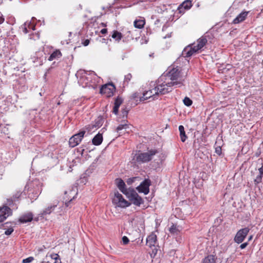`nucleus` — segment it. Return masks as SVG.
<instances>
[{
  "instance_id": "nucleus-13",
  "label": "nucleus",
  "mask_w": 263,
  "mask_h": 263,
  "mask_svg": "<svg viewBox=\"0 0 263 263\" xmlns=\"http://www.w3.org/2000/svg\"><path fill=\"white\" fill-rule=\"evenodd\" d=\"M12 213L11 210L8 206L0 208V222L4 221Z\"/></svg>"
},
{
  "instance_id": "nucleus-35",
  "label": "nucleus",
  "mask_w": 263,
  "mask_h": 263,
  "mask_svg": "<svg viewBox=\"0 0 263 263\" xmlns=\"http://www.w3.org/2000/svg\"><path fill=\"white\" fill-rule=\"evenodd\" d=\"M122 241L123 245H126L129 242V239L127 237L124 236L122 238Z\"/></svg>"
},
{
  "instance_id": "nucleus-49",
  "label": "nucleus",
  "mask_w": 263,
  "mask_h": 263,
  "mask_svg": "<svg viewBox=\"0 0 263 263\" xmlns=\"http://www.w3.org/2000/svg\"><path fill=\"white\" fill-rule=\"evenodd\" d=\"M252 236H251L250 237V238H249V240H250L252 239Z\"/></svg>"
},
{
  "instance_id": "nucleus-7",
  "label": "nucleus",
  "mask_w": 263,
  "mask_h": 263,
  "mask_svg": "<svg viewBox=\"0 0 263 263\" xmlns=\"http://www.w3.org/2000/svg\"><path fill=\"white\" fill-rule=\"evenodd\" d=\"M153 86L154 88L143 93V96L140 98V102H144L150 98H152L153 100L158 99L159 94L155 87V84L154 83Z\"/></svg>"
},
{
  "instance_id": "nucleus-30",
  "label": "nucleus",
  "mask_w": 263,
  "mask_h": 263,
  "mask_svg": "<svg viewBox=\"0 0 263 263\" xmlns=\"http://www.w3.org/2000/svg\"><path fill=\"white\" fill-rule=\"evenodd\" d=\"M140 97L139 93L137 92L133 93L130 96L132 99L135 100L136 101H138V100L140 101Z\"/></svg>"
},
{
  "instance_id": "nucleus-2",
  "label": "nucleus",
  "mask_w": 263,
  "mask_h": 263,
  "mask_svg": "<svg viewBox=\"0 0 263 263\" xmlns=\"http://www.w3.org/2000/svg\"><path fill=\"white\" fill-rule=\"evenodd\" d=\"M156 149H151L145 153H139L136 155V160L138 163H146L151 161L154 156L158 153Z\"/></svg>"
},
{
  "instance_id": "nucleus-20",
  "label": "nucleus",
  "mask_w": 263,
  "mask_h": 263,
  "mask_svg": "<svg viewBox=\"0 0 263 263\" xmlns=\"http://www.w3.org/2000/svg\"><path fill=\"white\" fill-rule=\"evenodd\" d=\"M129 125L126 123L120 124L116 128V131L119 133V135L125 133L127 129L129 128Z\"/></svg>"
},
{
  "instance_id": "nucleus-22",
  "label": "nucleus",
  "mask_w": 263,
  "mask_h": 263,
  "mask_svg": "<svg viewBox=\"0 0 263 263\" xmlns=\"http://www.w3.org/2000/svg\"><path fill=\"white\" fill-rule=\"evenodd\" d=\"M216 257L213 255H209L203 259L202 263H216Z\"/></svg>"
},
{
  "instance_id": "nucleus-16",
  "label": "nucleus",
  "mask_w": 263,
  "mask_h": 263,
  "mask_svg": "<svg viewBox=\"0 0 263 263\" xmlns=\"http://www.w3.org/2000/svg\"><path fill=\"white\" fill-rule=\"evenodd\" d=\"M21 192L20 191L16 192L12 196V197L7 199V204L11 206L13 204L14 202L18 201L21 197Z\"/></svg>"
},
{
  "instance_id": "nucleus-25",
  "label": "nucleus",
  "mask_w": 263,
  "mask_h": 263,
  "mask_svg": "<svg viewBox=\"0 0 263 263\" xmlns=\"http://www.w3.org/2000/svg\"><path fill=\"white\" fill-rule=\"evenodd\" d=\"M145 23V22L144 19L136 20L134 23L135 27L138 29L142 28L144 27Z\"/></svg>"
},
{
  "instance_id": "nucleus-31",
  "label": "nucleus",
  "mask_w": 263,
  "mask_h": 263,
  "mask_svg": "<svg viewBox=\"0 0 263 263\" xmlns=\"http://www.w3.org/2000/svg\"><path fill=\"white\" fill-rule=\"evenodd\" d=\"M182 6L186 10H189L192 7L191 2H184L182 3Z\"/></svg>"
},
{
  "instance_id": "nucleus-40",
  "label": "nucleus",
  "mask_w": 263,
  "mask_h": 263,
  "mask_svg": "<svg viewBox=\"0 0 263 263\" xmlns=\"http://www.w3.org/2000/svg\"><path fill=\"white\" fill-rule=\"evenodd\" d=\"M248 245V242H245V243H243L242 244L240 245V248L241 249H245L247 246Z\"/></svg>"
},
{
  "instance_id": "nucleus-34",
  "label": "nucleus",
  "mask_w": 263,
  "mask_h": 263,
  "mask_svg": "<svg viewBox=\"0 0 263 263\" xmlns=\"http://www.w3.org/2000/svg\"><path fill=\"white\" fill-rule=\"evenodd\" d=\"M34 260V257L30 256L26 259H24L22 261L23 263H28Z\"/></svg>"
},
{
  "instance_id": "nucleus-32",
  "label": "nucleus",
  "mask_w": 263,
  "mask_h": 263,
  "mask_svg": "<svg viewBox=\"0 0 263 263\" xmlns=\"http://www.w3.org/2000/svg\"><path fill=\"white\" fill-rule=\"evenodd\" d=\"M122 99L119 97H118L115 100L114 105H116L117 106L120 107L121 104L122 103Z\"/></svg>"
},
{
  "instance_id": "nucleus-50",
  "label": "nucleus",
  "mask_w": 263,
  "mask_h": 263,
  "mask_svg": "<svg viewBox=\"0 0 263 263\" xmlns=\"http://www.w3.org/2000/svg\"><path fill=\"white\" fill-rule=\"evenodd\" d=\"M67 193H68V192H67V191H66V192H65V195H66V194H67Z\"/></svg>"
},
{
  "instance_id": "nucleus-6",
  "label": "nucleus",
  "mask_w": 263,
  "mask_h": 263,
  "mask_svg": "<svg viewBox=\"0 0 263 263\" xmlns=\"http://www.w3.org/2000/svg\"><path fill=\"white\" fill-rule=\"evenodd\" d=\"M116 91V87L112 83H108L102 85L100 88V92L104 95L106 97H112Z\"/></svg>"
},
{
  "instance_id": "nucleus-8",
  "label": "nucleus",
  "mask_w": 263,
  "mask_h": 263,
  "mask_svg": "<svg viewBox=\"0 0 263 263\" xmlns=\"http://www.w3.org/2000/svg\"><path fill=\"white\" fill-rule=\"evenodd\" d=\"M157 243V237L156 234L152 232L146 238V245L152 249V253L156 255L157 249H156V245Z\"/></svg>"
},
{
  "instance_id": "nucleus-37",
  "label": "nucleus",
  "mask_w": 263,
  "mask_h": 263,
  "mask_svg": "<svg viewBox=\"0 0 263 263\" xmlns=\"http://www.w3.org/2000/svg\"><path fill=\"white\" fill-rule=\"evenodd\" d=\"M119 107L118 106H117L116 105H114V108H113V110H112V112L117 115L118 112V110H119Z\"/></svg>"
},
{
  "instance_id": "nucleus-12",
  "label": "nucleus",
  "mask_w": 263,
  "mask_h": 263,
  "mask_svg": "<svg viewBox=\"0 0 263 263\" xmlns=\"http://www.w3.org/2000/svg\"><path fill=\"white\" fill-rule=\"evenodd\" d=\"M198 51L193 44H192L186 46L183 49L182 54L184 58H189L196 53Z\"/></svg>"
},
{
  "instance_id": "nucleus-26",
  "label": "nucleus",
  "mask_w": 263,
  "mask_h": 263,
  "mask_svg": "<svg viewBox=\"0 0 263 263\" xmlns=\"http://www.w3.org/2000/svg\"><path fill=\"white\" fill-rule=\"evenodd\" d=\"M169 232L172 235H178L180 232V230L176 224L173 223L169 229Z\"/></svg>"
},
{
  "instance_id": "nucleus-24",
  "label": "nucleus",
  "mask_w": 263,
  "mask_h": 263,
  "mask_svg": "<svg viewBox=\"0 0 263 263\" xmlns=\"http://www.w3.org/2000/svg\"><path fill=\"white\" fill-rule=\"evenodd\" d=\"M179 130L180 132V137L182 142H184L185 141L187 136L185 134L184 128L183 125H180L179 126Z\"/></svg>"
},
{
  "instance_id": "nucleus-29",
  "label": "nucleus",
  "mask_w": 263,
  "mask_h": 263,
  "mask_svg": "<svg viewBox=\"0 0 263 263\" xmlns=\"http://www.w3.org/2000/svg\"><path fill=\"white\" fill-rule=\"evenodd\" d=\"M132 78V75L130 73H128L125 76L124 84L127 85L129 82L131 80Z\"/></svg>"
},
{
  "instance_id": "nucleus-23",
  "label": "nucleus",
  "mask_w": 263,
  "mask_h": 263,
  "mask_svg": "<svg viewBox=\"0 0 263 263\" xmlns=\"http://www.w3.org/2000/svg\"><path fill=\"white\" fill-rule=\"evenodd\" d=\"M56 206L57 205H52L48 206L40 213V215H41L42 216H45L46 215L50 214L54 211Z\"/></svg>"
},
{
  "instance_id": "nucleus-17",
  "label": "nucleus",
  "mask_w": 263,
  "mask_h": 263,
  "mask_svg": "<svg viewBox=\"0 0 263 263\" xmlns=\"http://www.w3.org/2000/svg\"><path fill=\"white\" fill-rule=\"evenodd\" d=\"M33 216L31 212H28L21 216L18 220L23 223L31 222L33 219Z\"/></svg>"
},
{
  "instance_id": "nucleus-14",
  "label": "nucleus",
  "mask_w": 263,
  "mask_h": 263,
  "mask_svg": "<svg viewBox=\"0 0 263 263\" xmlns=\"http://www.w3.org/2000/svg\"><path fill=\"white\" fill-rule=\"evenodd\" d=\"M116 183L118 188L119 190L125 195L126 194L128 191L131 190L132 188L129 187L128 189L126 188V185L123 180L121 178H117L115 180Z\"/></svg>"
},
{
  "instance_id": "nucleus-47",
  "label": "nucleus",
  "mask_w": 263,
  "mask_h": 263,
  "mask_svg": "<svg viewBox=\"0 0 263 263\" xmlns=\"http://www.w3.org/2000/svg\"><path fill=\"white\" fill-rule=\"evenodd\" d=\"M91 74H92L93 76H96V74L94 72H91Z\"/></svg>"
},
{
  "instance_id": "nucleus-21",
  "label": "nucleus",
  "mask_w": 263,
  "mask_h": 263,
  "mask_svg": "<svg viewBox=\"0 0 263 263\" xmlns=\"http://www.w3.org/2000/svg\"><path fill=\"white\" fill-rule=\"evenodd\" d=\"M103 141L102 135L98 133L92 139V143L95 145H100Z\"/></svg>"
},
{
  "instance_id": "nucleus-41",
  "label": "nucleus",
  "mask_w": 263,
  "mask_h": 263,
  "mask_svg": "<svg viewBox=\"0 0 263 263\" xmlns=\"http://www.w3.org/2000/svg\"><path fill=\"white\" fill-rule=\"evenodd\" d=\"M89 40L88 39H86L82 43V44L84 46H86L89 45Z\"/></svg>"
},
{
  "instance_id": "nucleus-18",
  "label": "nucleus",
  "mask_w": 263,
  "mask_h": 263,
  "mask_svg": "<svg viewBox=\"0 0 263 263\" xmlns=\"http://www.w3.org/2000/svg\"><path fill=\"white\" fill-rule=\"evenodd\" d=\"M248 13V11H242L235 19H234L233 23L236 24L243 22L246 20Z\"/></svg>"
},
{
  "instance_id": "nucleus-42",
  "label": "nucleus",
  "mask_w": 263,
  "mask_h": 263,
  "mask_svg": "<svg viewBox=\"0 0 263 263\" xmlns=\"http://www.w3.org/2000/svg\"><path fill=\"white\" fill-rule=\"evenodd\" d=\"M134 178H129L127 180V183L128 184H130L133 181H134Z\"/></svg>"
},
{
  "instance_id": "nucleus-1",
  "label": "nucleus",
  "mask_w": 263,
  "mask_h": 263,
  "mask_svg": "<svg viewBox=\"0 0 263 263\" xmlns=\"http://www.w3.org/2000/svg\"><path fill=\"white\" fill-rule=\"evenodd\" d=\"M159 95H163L171 92L174 83L169 82L168 78L166 79L164 76H161L155 83Z\"/></svg>"
},
{
  "instance_id": "nucleus-44",
  "label": "nucleus",
  "mask_w": 263,
  "mask_h": 263,
  "mask_svg": "<svg viewBox=\"0 0 263 263\" xmlns=\"http://www.w3.org/2000/svg\"><path fill=\"white\" fill-rule=\"evenodd\" d=\"M259 175H263V166L259 168Z\"/></svg>"
},
{
  "instance_id": "nucleus-36",
  "label": "nucleus",
  "mask_w": 263,
  "mask_h": 263,
  "mask_svg": "<svg viewBox=\"0 0 263 263\" xmlns=\"http://www.w3.org/2000/svg\"><path fill=\"white\" fill-rule=\"evenodd\" d=\"M13 231L14 230L12 228H9L5 232V234L6 235H10L13 232Z\"/></svg>"
},
{
  "instance_id": "nucleus-27",
  "label": "nucleus",
  "mask_w": 263,
  "mask_h": 263,
  "mask_svg": "<svg viewBox=\"0 0 263 263\" xmlns=\"http://www.w3.org/2000/svg\"><path fill=\"white\" fill-rule=\"evenodd\" d=\"M111 37L116 41L119 42L122 38L123 36L121 32L117 30H114L112 32Z\"/></svg>"
},
{
  "instance_id": "nucleus-46",
  "label": "nucleus",
  "mask_w": 263,
  "mask_h": 263,
  "mask_svg": "<svg viewBox=\"0 0 263 263\" xmlns=\"http://www.w3.org/2000/svg\"><path fill=\"white\" fill-rule=\"evenodd\" d=\"M101 25L102 26H103V27H106V24H105V23H102L101 24Z\"/></svg>"
},
{
  "instance_id": "nucleus-51",
  "label": "nucleus",
  "mask_w": 263,
  "mask_h": 263,
  "mask_svg": "<svg viewBox=\"0 0 263 263\" xmlns=\"http://www.w3.org/2000/svg\"><path fill=\"white\" fill-rule=\"evenodd\" d=\"M72 192V191H71V190H70V191H69V193H71Z\"/></svg>"
},
{
  "instance_id": "nucleus-43",
  "label": "nucleus",
  "mask_w": 263,
  "mask_h": 263,
  "mask_svg": "<svg viewBox=\"0 0 263 263\" xmlns=\"http://www.w3.org/2000/svg\"><path fill=\"white\" fill-rule=\"evenodd\" d=\"M100 32H101L102 34H106V33H107V29H106V28L102 29L100 31Z\"/></svg>"
},
{
  "instance_id": "nucleus-45",
  "label": "nucleus",
  "mask_w": 263,
  "mask_h": 263,
  "mask_svg": "<svg viewBox=\"0 0 263 263\" xmlns=\"http://www.w3.org/2000/svg\"><path fill=\"white\" fill-rule=\"evenodd\" d=\"M23 32L25 34L27 33L28 32V31L26 27H24L23 28Z\"/></svg>"
},
{
  "instance_id": "nucleus-38",
  "label": "nucleus",
  "mask_w": 263,
  "mask_h": 263,
  "mask_svg": "<svg viewBox=\"0 0 263 263\" xmlns=\"http://www.w3.org/2000/svg\"><path fill=\"white\" fill-rule=\"evenodd\" d=\"M5 21V17L1 12H0V24H2Z\"/></svg>"
},
{
  "instance_id": "nucleus-19",
  "label": "nucleus",
  "mask_w": 263,
  "mask_h": 263,
  "mask_svg": "<svg viewBox=\"0 0 263 263\" xmlns=\"http://www.w3.org/2000/svg\"><path fill=\"white\" fill-rule=\"evenodd\" d=\"M62 57V53L59 49H55L49 57L48 60L52 61L54 60H58Z\"/></svg>"
},
{
  "instance_id": "nucleus-33",
  "label": "nucleus",
  "mask_w": 263,
  "mask_h": 263,
  "mask_svg": "<svg viewBox=\"0 0 263 263\" xmlns=\"http://www.w3.org/2000/svg\"><path fill=\"white\" fill-rule=\"evenodd\" d=\"M262 175H258L254 180L255 183L257 184L261 182L262 180Z\"/></svg>"
},
{
  "instance_id": "nucleus-28",
  "label": "nucleus",
  "mask_w": 263,
  "mask_h": 263,
  "mask_svg": "<svg viewBox=\"0 0 263 263\" xmlns=\"http://www.w3.org/2000/svg\"><path fill=\"white\" fill-rule=\"evenodd\" d=\"M183 103L186 106H190L193 103V101L189 97H185L183 100Z\"/></svg>"
},
{
  "instance_id": "nucleus-3",
  "label": "nucleus",
  "mask_w": 263,
  "mask_h": 263,
  "mask_svg": "<svg viewBox=\"0 0 263 263\" xmlns=\"http://www.w3.org/2000/svg\"><path fill=\"white\" fill-rule=\"evenodd\" d=\"M112 202L116 206L125 208L130 205L131 203L125 200L122 194L118 191H115L114 193V196L112 198Z\"/></svg>"
},
{
  "instance_id": "nucleus-4",
  "label": "nucleus",
  "mask_w": 263,
  "mask_h": 263,
  "mask_svg": "<svg viewBox=\"0 0 263 263\" xmlns=\"http://www.w3.org/2000/svg\"><path fill=\"white\" fill-rule=\"evenodd\" d=\"M180 75V70L179 68L176 67L173 68L166 74H163L162 76H164L166 79L168 78L169 82L174 83V86L181 84V82L178 81Z\"/></svg>"
},
{
  "instance_id": "nucleus-9",
  "label": "nucleus",
  "mask_w": 263,
  "mask_h": 263,
  "mask_svg": "<svg viewBox=\"0 0 263 263\" xmlns=\"http://www.w3.org/2000/svg\"><path fill=\"white\" fill-rule=\"evenodd\" d=\"M85 130H81L79 133L73 135L69 140V145L71 147H74L79 144L85 134Z\"/></svg>"
},
{
  "instance_id": "nucleus-5",
  "label": "nucleus",
  "mask_w": 263,
  "mask_h": 263,
  "mask_svg": "<svg viewBox=\"0 0 263 263\" xmlns=\"http://www.w3.org/2000/svg\"><path fill=\"white\" fill-rule=\"evenodd\" d=\"M129 200L135 205L140 206L144 203V200L140 197L134 189L130 190L125 195Z\"/></svg>"
},
{
  "instance_id": "nucleus-11",
  "label": "nucleus",
  "mask_w": 263,
  "mask_h": 263,
  "mask_svg": "<svg viewBox=\"0 0 263 263\" xmlns=\"http://www.w3.org/2000/svg\"><path fill=\"white\" fill-rule=\"evenodd\" d=\"M151 185V181L149 179H145L136 188L140 193H143L144 195H147L149 192V187Z\"/></svg>"
},
{
  "instance_id": "nucleus-15",
  "label": "nucleus",
  "mask_w": 263,
  "mask_h": 263,
  "mask_svg": "<svg viewBox=\"0 0 263 263\" xmlns=\"http://www.w3.org/2000/svg\"><path fill=\"white\" fill-rule=\"evenodd\" d=\"M207 43L208 40L206 37L202 36L197 40L196 42H194L193 45L196 47V49H197L198 51H199L202 49Z\"/></svg>"
},
{
  "instance_id": "nucleus-10",
  "label": "nucleus",
  "mask_w": 263,
  "mask_h": 263,
  "mask_svg": "<svg viewBox=\"0 0 263 263\" xmlns=\"http://www.w3.org/2000/svg\"><path fill=\"white\" fill-rule=\"evenodd\" d=\"M249 230L248 228H245L239 230L234 237V241L237 243H241L248 234Z\"/></svg>"
},
{
  "instance_id": "nucleus-48",
  "label": "nucleus",
  "mask_w": 263,
  "mask_h": 263,
  "mask_svg": "<svg viewBox=\"0 0 263 263\" xmlns=\"http://www.w3.org/2000/svg\"><path fill=\"white\" fill-rule=\"evenodd\" d=\"M34 220H35L36 221H38V218H35L34 219Z\"/></svg>"
},
{
  "instance_id": "nucleus-39",
  "label": "nucleus",
  "mask_w": 263,
  "mask_h": 263,
  "mask_svg": "<svg viewBox=\"0 0 263 263\" xmlns=\"http://www.w3.org/2000/svg\"><path fill=\"white\" fill-rule=\"evenodd\" d=\"M74 197H72V198H71L70 199H69V198H67L66 199V198L65 197V199H66V202H65V204L67 206H68L69 205V203L70 202V201L72 200V199H74Z\"/></svg>"
},
{
  "instance_id": "nucleus-52",
  "label": "nucleus",
  "mask_w": 263,
  "mask_h": 263,
  "mask_svg": "<svg viewBox=\"0 0 263 263\" xmlns=\"http://www.w3.org/2000/svg\"><path fill=\"white\" fill-rule=\"evenodd\" d=\"M1 126V124H0V126Z\"/></svg>"
}]
</instances>
